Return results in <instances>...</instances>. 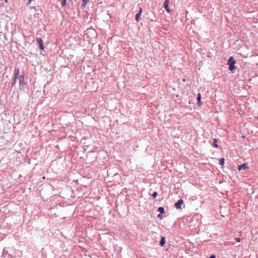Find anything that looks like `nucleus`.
<instances>
[{"label": "nucleus", "mask_w": 258, "mask_h": 258, "mask_svg": "<svg viewBox=\"0 0 258 258\" xmlns=\"http://www.w3.org/2000/svg\"><path fill=\"white\" fill-rule=\"evenodd\" d=\"M236 63V61L234 60L233 56H230L228 60L227 64L229 66V70L231 71H233L235 70L236 67L235 66V64Z\"/></svg>", "instance_id": "f257e3e1"}, {"label": "nucleus", "mask_w": 258, "mask_h": 258, "mask_svg": "<svg viewBox=\"0 0 258 258\" xmlns=\"http://www.w3.org/2000/svg\"><path fill=\"white\" fill-rule=\"evenodd\" d=\"M25 85L24 76L21 75L19 79V86L21 88H23Z\"/></svg>", "instance_id": "f03ea898"}, {"label": "nucleus", "mask_w": 258, "mask_h": 258, "mask_svg": "<svg viewBox=\"0 0 258 258\" xmlns=\"http://www.w3.org/2000/svg\"><path fill=\"white\" fill-rule=\"evenodd\" d=\"M183 205V201L182 200H179L177 202L175 203V207L177 209H182V205Z\"/></svg>", "instance_id": "7ed1b4c3"}, {"label": "nucleus", "mask_w": 258, "mask_h": 258, "mask_svg": "<svg viewBox=\"0 0 258 258\" xmlns=\"http://www.w3.org/2000/svg\"><path fill=\"white\" fill-rule=\"evenodd\" d=\"M14 72H15V75H14V79L15 80H17L18 79H20V76H19V73H20L19 69L15 68Z\"/></svg>", "instance_id": "20e7f679"}, {"label": "nucleus", "mask_w": 258, "mask_h": 258, "mask_svg": "<svg viewBox=\"0 0 258 258\" xmlns=\"http://www.w3.org/2000/svg\"><path fill=\"white\" fill-rule=\"evenodd\" d=\"M164 8L168 13L171 11V10L169 8V0H165L164 3Z\"/></svg>", "instance_id": "39448f33"}, {"label": "nucleus", "mask_w": 258, "mask_h": 258, "mask_svg": "<svg viewBox=\"0 0 258 258\" xmlns=\"http://www.w3.org/2000/svg\"><path fill=\"white\" fill-rule=\"evenodd\" d=\"M37 43L39 44V48L41 50H43L44 49V47L43 43V41L41 38H37Z\"/></svg>", "instance_id": "423d86ee"}, {"label": "nucleus", "mask_w": 258, "mask_h": 258, "mask_svg": "<svg viewBox=\"0 0 258 258\" xmlns=\"http://www.w3.org/2000/svg\"><path fill=\"white\" fill-rule=\"evenodd\" d=\"M248 168V167L247 166V163H243L242 164H241V165L238 166V169L239 171L241 170H246Z\"/></svg>", "instance_id": "0eeeda50"}, {"label": "nucleus", "mask_w": 258, "mask_h": 258, "mask_svg": "<svg viewBox=\"0 0 258 258\" xmlns=\"http://www.w3.org/2000/svg\"><path fill=\"white\" fill-rule=\"evenodd\" d=\"M165 238L164 237H162L160 241V245L163 246L165 244Z\"/></svg>", "instance_id": "6e6552de"}, {"label": "nucleus", "mask_w": 258, "mask_h": 258, "mask_svg": "<svg viewBox=\"0 0 258 258\" xmlns=\"http://www.w3.org/2000/svg\"><path fill=\"white\" fill-rule=\"evenodd\" d=\"M201 94L198 93V96H197V102H198V104L199 106H200L201 104Z\"/></svg>", "instance_id": "1a4fd4ad"}, {"label": "nucleus", "mask_w": 258, "mask_h": 258, "mask_svg": "<svg viewBox=\"0 0 258 258\" xmlns=\"http://www.w3.org/2000/svg\"><path fill=\"white\" fill-rule=\"evenodd\" d=\"M89 1V0H82V3L81 4V7L82 9L86 6Z\"/></svg>", "instance_id": "9d476101"}, {"label": "nucleus", "mask_w": 258, "mask_h": 258, "mask_svg": "<svg viewBox=\"0 0 258 258\" xmlns=\"http://www.w3.org/2000/svg\"><path fill=\"white\" fill-rule=\"evenodd\" d=\"M157 211L160 212V214H163L165 213L164 209L162 207H160L158 208Z\"/></svg>", "instance_id": "9b49d317"}, {"label": "nucleus", "mask_w": 258, "mask_h": 258, "mask_svg": "<svg viewBox=\"0 0 258 258\" xmlns=\"http://www.w3.org/2000/svg\"><path fill=\"white\" fill-rule=\"evenodd\" d=\"M141 14H140V13H137L136 15V20L137 22H139V20H140V17H141Z\"/></svg>", "instance_id": "f8f14e48"}, {"label": "nucleus", "mask_w": 258, "mask_h": 258, "mask_svg": "<svg viewBox=\"0 0 258 258\" xmlns=\"http://www.w3.org/2000/svg\"><path fill=\"white\" fill-rule=\"evenodd\" d=\"M224 158H222L220 159V161H219V164L223 166L224 164Z\"/></svg>", "instance_id": "ddd939ff"}, {"label": "nucleus", "mask_w": 258, "mask_h": 258, "mask_svg": "<svg viewBox=\"0 0 258 258\" xmlns=\"http://www.w3.org/2000/svg\"><path fill=\"white\" fill-rule=\"evenodd\" d=\"M67 5V1L66 0H62L61 2V7H64Z\"/></svg>", "instance_id": "4468645a"}, {"label": "nucleus", "mask_w": 258, "mask_h": 258, "mask_svg": "<svg viewBox=\"0 0 258 258\" xmlns=\"http://www.w3.org/2000/svg\"><path fill=\"white\" fill-rule=\"evenodd\" d=\"M217 140L216 139H214V142H213V146L215 147H218V145L217 144Z\"/></svg>", "instance_id": "2eb2a0df"}, {"label": "nucleus", "mask_w": 258, "mask_h": 258, "mask_svg": "<svg viewBox=\"0 0 258 258\" xmlns=\"http://www.w3.org/2000/svg\"><path fill=\"white\" fill-rule=\"evenodd\" d=\"M158 195V193L156 192V191H155L152 194V197L154 198H156V197Z\"/></svg>", "instance_id": "dca6fc26"}, {"label": "nucleus", "mask_w": 258, "mask_h": 258, "mask_svg": "<svg viewBox=\"0 0 258 258\" xmlns=\"http://www.w3.org/2000/svg\"><path fill=\"white\" fill-rule=\"evenodd\" d=\"M16 82H17V80H15L14 79V80H13V81L12 82V87H13V86H15L16 85Z\"/></svg>", "instance_id": "f3484780"}, {"label": "nucleus", "mask_w": 258, "mask_h": 258, "mask_svg": "<svg viewBox=\"0 0 258 258\" xmlns=\"http://www.w3.org/2000/svg\"><path fill=\"white\" fill-rule=\"evenodd\" d=\"M33 0H28V2L27 3H26V5L28 6L29 5H30L31 4V3L33 1Z\"/></svg>", "instance_id": "a211bd4d"}, {"label": "nucleus", "mask_w": 258, "mask_h": 258, "mask_svg": "<svg viewBox=\"0 0 258 258\" xmlns=\"http://www.w3.org/2000/svg\"><path fill=\"white\" fill-rule=\"evenodd\" d=\"M235 240L237 242H240V238H238V237H237V238H236L235 239Z\"/></svg>", "instance_id": "6ab92c4d"}, {"label": "nucleus", "mask_w": 258, "mask_h": 258, "mask_svg": "<svg viewBox=\"0 0 258 258\" xmlns=\"http://www.w3.org/2000/svg\"><path fill=\"white\" fill-rule=\"evenodd\" d=\"M209 258H216V256L214 254H212L210 255Z\"/></svg>", "instance_id": "aec40b11"}, {"label": "nucleus", "mask_w": 258, "mask_h": 258, "mask_svg": "<svg viewBox=\"0 0 258 258\" xmlns=\"http://www.w3.org/2000/svg\"><path fill=\"white\" fill-rule=\"evenodd\" d=\"M142 8H140V10H139V11L138 13H140V14H142Z\"/></svg>", "instance_id": "412c9836"}, {"label": "nucleus", "mask_w": 258, "mask_h": 258, "mask_svg": "<svg viewBox=\"0 0 258 258\" xmlns=\"http://www.w3.org/2000/svg\"><path fill=\"white\" fill-rule=\"evenodd\" d=\"M158 216L159 217H161V214L160 213V214L158 215Z\"/></svg>", "instance_id": "4be33fe9"}]
</instances>
